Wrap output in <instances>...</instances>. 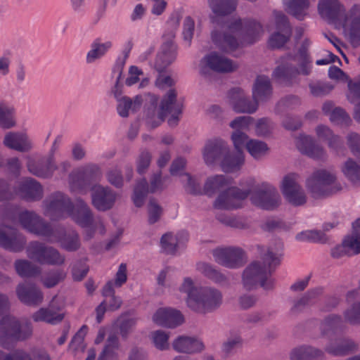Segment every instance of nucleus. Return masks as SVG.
Returning <instances> with one entry per match:
<instances>
[{
  "instance_id": "obj_1",
  "label": "nucleus",
  "mask_w": 360,
  "mask_h": 360,
  "mask_svg": "<svg viewBox=\"0 0 360 360\" xmlns=\"http://www.w3.org/2000/svg\"><path fill=\"white\" fill-rule=\"evenodd\" d=\"M260 22L251 18H238L231 22L226 30L212 32L214 44L224 52L236 50L243 43L253 44L263 34Z\"/></svg>"
},
{
  "instance_id": "obj_2",
  "label": "nucleus",
  "mask_w": 360,
  "mask_h": 360,
  "mask_svg": "<svg viewBox=\"0 0 360 360\" xmlns=\"http://www.w3.org/2000/svg\"><path fill=\"white\" fill-rule=\"evenodd\" d=\"M179 291L186 295L185 301L192 311L200 314L210 313L222 304L221 292L214 288H198L190 277L184 278Z\"/></svg>"
},
{
  "instance_id": "obj_3",
  "label": "nucleus",
  "mask_w": 360,
  "mask_h": 360,
  "mask_svg": "<svg viewBox=\"0 0 360 360\" xmlns=\"http://www.w3.org/2000/svg\"><path fill=\"white\" fill-rule=\"evenodd\" d=\"M281 254H275L269 249L262 257V264L259 261L251 262L243 271V283L248 290L258 284L266 290L273 289L274 281L271 278L272 272L280 264Z\"/></svg>"
},
{
  "instance_id": "obj_4",
  "label": "nucleus",
  "mask_w": 360,
  "mask_h": 360,
  "mask_svg": "<svg viewBox=\"0 0 360 360\" xmlns=\"http://www.w3.org/2000/svg\"><path fill=\"white\" fill-rule=\"evenodd\" d=\"M288 58L297 63L299 68L292 63L285 62L277 66L273 72L275 79L287 86L298 84L300 75L307 76L311 71V60L308 49L304 46H300L297 55H288Z\"/></svg>"
},
{
  "instance_id": "obj_5",
  "label": "nucleus",
  "mask_w": 360,
  "mask_h": 360,
  "mask_svg": "<svg viewBox=\"0 0 360 360\" xmlns=\"http://www.w3.org/2000/svg\"><path fill=\"white\" fill-rule=\"evenodd\" d=\"M32 324L29 319L20 321L15 316L7 314L0 320V345L4 349L10 348V340H26L32 335Z\"/></svg>"
},
{
  "instance_id": "obj_6",
  "label": "nucleus",
  "mask_w": 360,
  "mask_h": 360,
  "mask_svg": "<svg viewBox=\"0 0 360 360\" xmlns=\"http://www.w3.org/2000/svg\"><path fill=\"white\" fill-rule=\"evenodd\" d=\"M307 187L314 198H328L342 190L334 173L326 169L315 171L306 181Z\"/></svg>"
},
{
  "instance_id": "obj_7",
  "label": "nucleus",
  "mask_w": 360,
  "mask_h": 360,
  "mask_svg": "<svg viewBox=\"0 0 360 360\" xmlns=\"http://www.w3.org/2000/svg\"><path fill=\"white\" fill-rule=\"evenodd\" d=\"M184 107V98L177 97V91L175 89H170L162 96L160 105V112L158 118L163 122L167 115L170 117L167 120L168 124L171 127H175L178 125L180 117L183 112Z\"/></svg>"
},
{
  "instance_id": "obj_8",
  "label": "nucleus",
  "mask_w": 360,
  "mask_h": 360,
  "mask_svg": "<svg viewBox=\"0 0 360 360\" xmlns=\"http://www.w3.org/2000/svg\"><path fill=\"white\" fill-rule=\"evenodd\" d=\"M26 252L30 259L40 264L60 266L65 262V256L56 248L39 241L30 242Z\"/></svg>"
},
{
  "instance_id": "obj_9",
  "label": "nucleus",
  "mask_w": 360,
  "mask_h": 360,
  "mask_svg": "<svg viewBox=\"0 0 360 360\" xmlns=\"http://www.w3.org/2000/svg\"><path fill=\"white\" fill-rule=\"evenodd\" d=\"M251 202L265 210H274L281 203V196L277 189L268 182H262L250 190Z\"/></svg>"
},
{
  "instance_id": "obj_10",
  "label": "nucleus",
  "mask_w": 360,
  "mask_h": 360,
  "mask_svg": "<svg viewBox=\"0 0 360 360\" xmlns=\"http://www.w3.org/2000/svg\"><path fill=\"white\" fill-rule=\"evenodd\" d=\"M45 214L51 220H58L65 214L72 212L74 206L70 199L60 192L52 194L48 199L44 201Z\"/></svg>"
},
{
  "instance_id": "obj_11",
  "label": "nucleus",
  "mask_w": 360,
  "mask_h": 360,
  "mask_svg": "<svg viewBox=\"0 0 360 360\" xmlns=\"http://www.w3.org/2000/svg\"><path fill=\"white\" fill-rule=\"evenodd\" d=\"M164 188L161 171L153 174L150 180V186L145 178L137 181L132 195L134 204L137 207H142L149 192L153 193L163 190Z\"/></svg>"
},
{
  "instance_id": "obj_12",
  "label": "nucleus",
  "mask_w": 360,
  "mask_h": 360,
  "mask_svg": "<svg viewBox=\"0 0 360 360\" xmlns=\"http://www.w3.org/2000/svg\"><path fill=\"white\" fill-rule=\"evenodd\" d=\"M175 33L174 32L164 35L165 41L156 55L154 64L155 69L159 73L165 72L167 68L172 64L176 58L177 46L173 41Z\"/></svg>"
},
{
  "instance_id": "obj_13",
  "label": "nucleus",
  "mask_w": 360,
  "mask_h": 360,
  "mask_svg": "<svg viewBox=\"0 0 360 360\" xmlns=\"http://www.w3.org/2000/svg\"><path fill=\"white\" fill-rule=\"evenodd\" d=\"M212 255L217 263L229 269L239 268L245 262V253L238 247L216 248Z\"/></svg>"
},
{
  "instance_id": "obj_14",
  "label": "nucleus",
  "mask_w": 360,
  "mask_h": 360,
  "mask_svg": "<svg viewBox=\"0 0 360 360\" xmlns=\"http://www.w3.org/2000/svg\"><path fill=\"white\" fill-rule=\"evenodd\" d=\"M250 193V189L242 190L231 187L221 193L214 202V207L219 210H233L242 206V201Z\"/></svg>"
},
{
  "instance_id": "obj_15",
  "label": "nucleus",
  "mask_w": 360,
  "mask_h": 360,
  "mask_svg": "<svg viewBox=\"0 0 360 360\" xmlns=\"http://www.w3.org/2000/svg\"><path fill=\"white\" fill-rule=\"evenodd\" d=\"M21 225L27 231L38 236L51 237L53 229L49 223L44 221L34 212L24 211L19 214Z\"/></svg>"
},
{
  "instance_id": "obj_16",
  "label": "nucleus",
  "mask_w": 360,
  "mask_h": 360,
  "mask_svg": "<svg viewBox=\"0 0 360 360\" xmlns=\"http://www.w3.org/2000/svg\"><path fill=\"white\" fill-rule=\"evenodd\" d=\"M117 197V193L109 186L96 184L91 187V204L98 211L105 212L112 209Z\"/></svg>"
},
{
  "instance_id": "obj_17",
  "label": "nucleus",
  "mask_w": 360,
  "mask_h": 360,
  "mask_svg": "<svg viewBox=\"0 0 360 360\" xmlns=\"http://www.w3.org/2000/svg\"><path fill=\"white\" fill-rule=\"evenodd\" d=\"M353 232L352 236L345 238L341 245L331 250L333 258H340L345 255H351L350 252L357 255L360 253V218L352 223Z\"/></svg>"
},
{
  "instance_id": "obj_18",
  "label": "nucleus",
  "mask_w": 360,
  "mask_h": 360,
  "mask_svg": "<svg viewBox=\"0 0 360 360\" xmlns=\"http://www.w3.org/2000/svg\"><path fill=\"white\" fill-rule=\"evenodd\" d=\"M26 166L31 174L41 179L52 177L54 172L58 169L55 160L51 156H41L37 158L28 157Z\"/></svg>"
},
{
  "instance_id": "obj_19",
  "label": "nucleus",
  "mask_w": 360,
  "mask_h": 360,
  "mask_svg": "<svg viewBox=\"0 0 360 360\" xmlns=\"http://www.w3.org/2000/svg\"><path fill=\"white\" fill-rule=\"evenodd\" d=\"M26 245V239L16 229L0 226V247L13 252H21Z\"/></svg>"
},
{
  "instance_id": "obj_20",
  "label": "nucleus",
  "mask_w": 360,
  "mask_h": 360,
  "mask_svg": "<svg viewBox=\"0 0 360 360\" xmlns=\"http://www.w3.org/2000/svg\"><path fill=\"white\" fill-rule=\"evenodd\" d=\"M282 192L286 200L293 206H301L307 202L305 193L295 181L294 174H288L283 178Z\"/></svg>"
},
{
  "instance_id": "obj_21",
  "label": "nucleus",
  "mask_w": 360,
  "mask_h": 360,
  "mask_svg": "<svg viewBox=\"0 0 360 360\" xmlns=\"http://www.w3.org/2000/svg\"><path fill=\"white\" fill-rule=\"evenodd\" d=\"M227 96L233 109L238 113L252 114L258 109L257 103L255 100L250 101L240 88L231 89Z\"/></svg>"
},
{
  "instance_id": "obj_22",
  "label": "nucleus",
  "mask_w": 360,
  "mask_h": 360,
  "mask_svg": "<svg viewBox=\"0 0 360 360\" xmlns=\"http://www.w3.org/2000/svg\"><path fill=\"white\" fill-rule=\"evenodd\" d=\"M202 63L205 64V66L201 68L202 74L206 73L207 68L217 72H231L238 68V65L232 60L216 52L206 55L202 58Z\"/></svg>"
},
{
  "instance_id": "obj_23",
  "label": "nucleus",
  "mask_w": 360,
  "mask_h": 360,
  "mask_svg": "<svg viewBox=\"0 0 360 360\" xmlns=\"http://www.w3.org/2000/svg\"><path fill=\"white\" fill-rule=\"evenodd\" d=\"M16 294L21 302L30 307L39 306L44 300L41 290L35 284L30 282L18 284Z\"/></svg>"
},
{
  "instance_id": "obj_24",
  "label": "nucleus",
  "mask_w": 360,
  "mask_h": 360,
  "mask_svg": "<svg viewBox=\"0 0 360 360\" xmlns=\"http://www.w3.org/2000/svg\"><path fill=\"white\" fill-rule=\"evenodd\" d=\"M229 146L221 139H215L207 142L203 150V158L205 163L212 165L221 162L224 156L229 152Z\"/></svg>"
},
{
  "instance_id": "obj_25",
  "label": "nucleus",
  "mask_w": 360,
  "mask_h": 360,
  "mask_svg": "<svg viewBox=\"0 0 360 360\" xmlns=\"http://www.w3.org/2000/svg\"><path fill=\"white\" fill-rule=\"evenodd\" d=\"M318 9L320 15L332 22L347 19L345 9L338 0H319Z\"/></svg>"
},
{
  "instance_id": "obj_26",
  "label": "nucleus",
  "mask_w": 360,
  "mask_h": 360,
  "mask_svg": "<svg viewBox=\"0 0 360 360\" xmlns=\"http://www.w3.org/2000/svg\"><path fill=\"white\" fill-rule=\"evenodd\" d=\"M61 307L57 304L54 297L48 307H41L32 314V319L35 322H46L52 325L60 323L64 319V314L60 313Z\"/></svg>"
},
{
  "instance_id": "obj_27",
  "label": "nucleus",
  "mask_w": 360,
  "mask_h": 360,
  "mask_svg": "<svg viewBox=\"0 0 360 360\" xmlns=\"http://www.w3.org/2000/svg\"><path fill=\"white\" fill-rule=\"evenodd\" d=\"M153 319L158 325L172 328L179 326L184 322V316L180 311L172 308L159 309Z\"/></svg>"
},
{
  "instance_id": "obj_28",
  "label": "nucleus",
  "mask_w": 360,
  "mask_h": 360,
  "mask_svg": "<svg viewBox=\"0 0 360 360\" xmlns=\"http://www.w3.org/2000/svg\"><path fill=\"white\" fill-rule=\"evenodd\" d=\"M20 195L27 201H37L43 197V188L36 179L27 177L19 183Z\"/></svg>"
},
{
  "instance_id": "obj_29",
  "label": "nucleus",
  "mask_w": 360,
  "mask_h": 360,
  "mask_svg": "<svg viewBox=\"0 0 360 360\" xmlns=\"http://www.w3.org/2000/svg\"><path fill=\"white\" fill-rule=\"evenodd\" d=\"M4 145L19 152H28L32 148V141L26 134L19 131L7 132L3 140Z\"/></svg>"
},
{
  "instance_id": "obj_30",
  "label": "nucleus",
  "mask_w": 360,
  "mask_h": 360,
  "mask_svg": "<svg viewBox=\"0 0 360 360\" xmlns=\"http://www.w3.org/2000/svg\"><path fill=\"white\" fill-rule=\"evenodd\" d=\"M272 86L270 79L264 75L257 76L252 86V99L257 104L268 101L272 96Z\"/></svg>"
},
{
  "instance_id": "obj_31",
  "label": "nucleus",
  "mask_w": 360,
  "mask_h": 360,
  "mask_svg": "<svg viewBox=\"0 0 360 360\" xmlns=\"http://www.w3.org/2000/svg\"><path fill=\"white\" fill-rule=\"evenodd\" d=\"M296 146L302 154L313 159H322L326 155L323 148L309 136L301 135L297 140Z\"/></svg>"
},
{
  "instance_id": "obj_32",
  "label": "nucleus",
  "mask_w": 360,
  "mask_h": 360,
  "mask_svg": "<svg viewBox=\"0 0 360 360\" xmlns=\"http://www.w3.org/2000/svg\"><path fill=\"white\" fill-rule=\"evenodd\" d=\"M174 350L181 353L193 354L202 352L205 345L197 338L188 336H179L172 343Z\"/></svg>"
},
{
  "instance_id": "obj_33",
  "label": "nucleus",
  "mask_w": 360,
  "mask_h": 360,
  "mask_svg": "<svg viewBox=\"0 0 360 360\" xmlns=\"http://www.w3.org/2000/svg\"><path fill=\"white\" fill-rule=\"evenodd\" d=\"M208 5L215 16L211 17L212 23L219 24V18L233 13L236 8V0H208Z\"/></svg>"
},
{
  "instance_id": "obj_34",
  "label": "nucleus",
  "mask_w": 360,
  "mask_h": 360,
  "mask_svg": "<svg viewBox=\"0 0 360 360\" xmlns=\"http://www.w3.org/2000/svg\"><path fill=\"white\" fill-rule=\"evenodd\" d=\"M74 219L80 226L91 227L94 222L93 212L88 204L81 198L77 199Z\"/></svg>"
},
{
  "instance_id": "obj_35",
  "label": "nucleus",
  "mask_w": 360,
  "mask_h": 360,
  "mask_svg": "<svg viewBox=\"0 0 360 360\" xmlns=\"http://www.w3.org/2000/svg\"><path fill=\"white\" fill-rule=\"evenodd\" d=\"M112 47V43L110 41L102 42L101 38L95 39L90 45V50L86 55V62L87 64H91L101 59L106 55Z\"/></svg>"
},
{
  "instance_id": "obj_36",
  "label": "nucleus",
  "mask_w": 360,
  "mask_h": 360,
  "mask_svg": "<svg viewBox=\"0 0 360 360\" xmlns=\"http://www.w3.org/2000/svg\"><path fill=\"white\" fill-rule=\"evenodd\" d=\"M244 164L243 151L236 150V153L229 152L224 156L220 162L222 170L225 172H233L239 170Z\"/></svg>"
},
{
  "instance_id": "obj_37",
  "label": "nucleus",
  "mask_w": 360,
  "mask_h": 360,
  "mask_svg": "<svg viewBox=\"0 0 360 360\" xmlns=\"http://www.w3.org/2000/svg\"><path fill=\"white\" fill-rule=\"evenodd\" d=\"M16 124L15 108L6 101H0V128L8 130Z\"/></svg>"
},
{
  "instance_id": "obj_38",
  "label": "nucleus",
  "mask_w": 360,
  "mask_h": 360,
  "mask_svg": "<svg viewBox=\"0 0 360 360\" xmlns=\"http://www.w3.org/2000/svg\"><path fill=\"white\" fill-rule=\"evenodd\" d=\"M127 280V265L122 263L118 268L115 274V281H109L103 288L102 295L108 299V297L115 295L114 285L117 288H120L126 283Z\"/></svg>"
},
{
  "instance_id": "obj_39",
  "label": "nucleus",
  "mask_w": 360,
  "mask_h": 360,
  "mask_svg": "<svg viewBox=\"0 0 360 360\" xmlns=\"http://www.w3.org/2000/svg\"><path fill=\"white\" fill-rule=\"evenodd\" d=\"M120 346L117 335L115 333L109 334L97 360H116L117 357L116 352L119 349Z\"/></svg>"
},
{
  "instance_id": "obj_40",
  "label": "nucleus",
  "mask_w": 360,
  "mask_h": 360,
  "mask_svg": "<svg viewBox=\"0 0 360 360\" xmlns=\"http://www.w3.org/2000/svg\"><path fill=\"white\" fill-rule=\"evenodd\" d=\"M231 184V179L224 175H215L207 178L204 185V194L212 197L217 191Z\"/></svg>"
},
{
  "instance_id": "obj_41",
  "label": "nucleus",
  "mask_w": 360,
  "mask_h": 360,
  "mask_svg": "<svg viewBox=\"0 0 360 360\" xmlns=\"http://www.w3.org/2000/svg\"><path fill=\"white\" fill-rule=\"evenodd\" d=\"M323 352L310 346L295 348L290 353V360H321Z\"/></svg>"
},
{
  "instance_id": "obj_42",
  "label": "nucleus",
  "mask_w": 360,
  "mask_h": 360,
  "mask_svg": "<svg viewBox=\"0 0 360 360\" xmlns=\"http://www.w3.org/2000/svg\"><path fill=\"white\" fill-rule=\"evenodd\" d=\"M117 102V112L118 115L122 117H127L129 115V110L136 112L141 108L142 100L139 96H136L133 100L128 96H124Z\"/></svg>"
},
{
  "instance_id": "obj_43",
  "label": "nucleus",
  "mask_w": 360,
  "mask_h": 360,
  "mask_svg": "<svg viewBox=\"0 0 360 360\" xmlns=\"http://www.w3.org/2000/svg\"><path fill=\"white\" fill-rule=\"evenodd\" d=\"M347 19L342 20L343 25L351 22L350 35L353 39H360V5L354 4L348 13H346Z\"/></svg>"
},
{
  "instance_id": "obj_44",
  "label": "nucleus",
  "mask_w": 360,
  "mask_h": 360,
  "mask_svg": "<svg viewBox=\"0 0 360 360\" xmlns=\"http://www.w3.org/2000/svg\"><path fill=\"white\" fill-rule=\"evenodd\" d=\"M357 349V345L350 339L340 340L337 345L330 344L326 347V351L333 356L347 355Z\"/></svg>"
},
{
  "instance_id": "obj_45",
  "label": "nucleus",
  "mask_w": 360,
  "mask_h": 360,
  "mask_svg": "<svg viewBox=\"0 0 360 360\" xmlns=\"http://www.w3.org/2000/svg\"><path fill=\"white\" fill-rule=\"evenodd\" d=\"M197 269L207 278L216 283H225L227 282L226 276L210 264L199 262L197 264Z\"/></svg>"
},
{
  "instance_id": "obj_46",
  "label": "nucleus",
  "mask_w": 360,
  "mask_h": 360,
  "mask_svg": "<svg viewBox=\"0 0 360 360\" xmlns=\"http://www.w3.org/2000/svg\"><path fill=\"white\" fill-rule=\"evenodd\" d=\"M243 339L239 335H233L226 338L221 346V350L226 357L234 355L243 347Z\"/></svg>"
},
{
  "instance_id": "obj_47",
  "label": "nucleus",
  "mask_w": 360,
  "mask_h": 360,
  "mask_svg": "<svg viewBox=\"0 0 360 360\" xmlns=\"http://www.w3.org/2000/svg\"><path fill=\"white\" fill-rule=\"evenodd\" d=\"M17 274L21 277H32L39 273V269L35 264L26 259H17L14 263Z\"/></svg>"
},
{
  "instance_id": "obj_48",
  "label": "nucleus",
  "mask_w": 360,
  "mask_h": 360,
  "mask_svg": "<svg viewBox=\"0 0 360 360\" xmlns=\"http://www.w3.org/2000/svg\"><path fill=\"white\" fill-rule=\"evenodd\" d=\"M61 247L68 251H77L81 245L79 234L75 231L65 232L60 240Z\"/></svg>"
},
{
  "instance_id": "obj_49",
  "label": "nucleus",
  "mask_w": 360,
  "mask_h": 360,
  "mask_svg": "<svg viewBox=\"0 0 360 360\" xmlns=\"http://www.w3.org/2000/svg\"><path fill=\"white\" fill-rule=\"evenodd\" d=\"M345 176L354 185H360V165L352 159H348L342 167Z\"/></svg>"
},
{
  "instance_id": "obj_50",
  "label": "nucleus",
  "mask_w": 360,
  "mask_h": 360,
  "mask_svg": "<svg viewBox=\"0 0 360 360\" xmlns=\"http://www.w3.org/2000/svg\"><path fill=\"white\" fill-rule=\"evenodd\" d=\"M295 239L299 241H307L312 243H326L328 237L322 231L307 230L297 233Z\"/></svg>"
},
{
  "instance_id": "obj_51",
  "label": "nucleus",
  "mask_w": 360,
  "mask_h": 360,
  "mask_svg": "<svg viewBox=\"0 0 360 360\" xmlns=\"http://www.w3.org/2000/svg\"><path fill=\"white\" fill-rule=\"evenodd\" d=\"M309 5L308 0H288L287 2L288 13L299 20L304 19L305 11Z\"/></svg>"
},
{
  "instance_id": "obj_52",
  "label": "nucleus",
  "mask_w": 360,
  "mask_h": 360,
  "mask_svg": "<svg viewBox=\"0 0 360 360\" xmlns=\"http://www.w3.org/2000/svg\"><path fill=\"white\" fill-rule=\"evenodd\" d=\"M70 187L72 192L84 194L90 189L89 184L79 171L70 175Z\"/></svg>"
},
{
  "instance_id": "obj_53",
  "label": "nucleus",
  "mask_w": 360,
  "mask_h": 360,
  "mask_svg": "<svg viewBox=\"0 0 360 360\" xmlns=\"http://www.w3.org/2000/svg\"><path fill=\"white\" fill-rule=\"evenodd\" d=\"M246 149L251 156L256 160H259L264 156L269 150L267 144L265 142L255 139H250L246 143Z\"/></svg>"
},
{
  "instance_id": "obj_54",
  "label": "nucleus",
  "mask_w": 360,
  "mask_h": 360,
  "mask_svg": "<svg viewBox=\"0 0 360 360\" xmlns=\"http://www.w3.org/2000/svg\"><path fill=\"white\" fill-rule=\"evenodd\" d=\"M160 245L164 252L174 255L178 249V238L170 232L163 234L160 238Z\"/></svg>"
},
{
  "instance_id": "obj_55",
  "label": "nucleus",
  "mask_w": 360,
  "mask_h": 360,
  "mask_svg": "<svg viewBox=\"0 0 360 360\" xmlns=\"http://www.w3.org/2000/svg\"><path fill=\"white\" fill-rule=\"evenodd\" d=\"M217 219L223 224L233 229H246L249 228L248 224L239 217L218 214Z\"/></svg>"
},
{
  "instance_id": "obj_56",
  "label": "nucleus",
  "mask_w": 360,
  "mask_h": 360,
  "mask_svg": "<svg viewBox=\"0 0 360 360\" xmlns=\"http://www.w3.org/2000/svg\"><path fill=\"white\" fill-rule=\"evenodd\" d=\"M345 321L351 325H360V302H354L344 311Z\"/></svg>"
},
{
  "instance_id": "obj_57",
  "label": "nucleus",
  "mask_w": 360,
  "mask_h": 360,
  "mask_svg": "<svg viewBox=\"0 0 360 360\" xmlns=\"http://www.w3.org/2000/svg\"><path fill=\"white\" fill-rule=\"evenodd\" d=\"M79 172L82 173L84 177V180H86L91 188L97 184L96 182L100 180L101 176V173L99 168L95 165L86 167L83 170Z\"/></svg>"
},
{
  "instance_id": "obj_58",
  "label": "nucleus",
  "mask_w": 360,
  "mask_h": 360,
  "mask_svg": "<svg viewBox=\"0 0 360 360\" xmlns=\"http://www.w3.org/2000/svg\"><path fill=\"white\" fill-rule=\"evenodd\" d=\"M148 223L153 224L159 221L162 208L153 198H150L148 205Z\"/></svg>"
},
{
  "instance_id": "obj_59",
  "label": "nucleus",
  "mask_w": 360,
  "mask_h": 360,
  "mask_svg": "<svg viewBox=\"0 0 360 360\" xmlns=\"http://www.w3.org/2000/svg\"><path fill=\"white\" fill-rule=\"evenodd\" d=\"M342 323V317L335 314H330L321 323V329L324 333L329 330H335Z\"/></svg>"
},
{
  "instance_id": "obj_60",
  "label": "nucleus",
  "mask_w": 360,
  "mask_h": 360,
  "mask_svg": "<svg viewBox=\"0 0 360 360\" xmlns=\"http://www.w3.org/2000/svg\"><path fill=\"white\" fill-rule=\"evenodd\" d=\"M276 32H281L288 34H292V28L287 16L282 12L274 11Z\"/></svg>"
},
{
  "instance_id": "obj_61",
  "label": "nucleus",
  "mask_w": 360,
  "mask_h": 360,
  "mask_svg": "<svg viewBox=\"0 0 360 360\" xmlns=\"http://www.w3.org/2000/svg\"><path fill=\"white\" fill-rule=\"evenodd\" d=\"M291 35L281 32H275L269 37V45L272 49H280L290 40Z\"/></svg>"
},
{
  "instance_id": "obj_62",
  "label": "nucleus",
  "mask_w": 360,
  "mask_h": 360,
  "mask_svg": "<svg viewBox=\"0 0 360 360\" xmlns=\"http://www.w3.org/2000/svg\"><path fill=\"white\" fill-rule=\"evenodd\" d=\"M65 277V274L62 270H56L49 272L44 278L43 284L48 288L56 285L60 281Z\"/></svg>"
},
{
  "instance_id": "obj_63",
  "label": "nucleus",
  "mask_w": 360,
  "mask_h": 360,
  "mask_svg": "<svg viewBox=\"0 0 360 360\" xmlns=\"http://www.w3.org/2000/svg\"><path fill=\"white\" fill-rule=\"evenodd\" d=\"M106 179L109 184L117 188H121L123 186V176L121 170L117 168L108 170L106 173Z\"/></svg>"
},
{
  "instance_id": "obj_64",
  "label": "nucleus",
  "mask_w": 360,
  "mask_h": 360,
  "mask_svg": "<svg viewBox=\"0 0 360 360\" xmlns=\"http://www.w3.org/2000/svg\"><path fill=\"white\" fill-rule=\"evenodd\" d=\"M153 341L155 345V346L160 349L164 350L168 348L169 344H168V339H169V334L165 333V331H162L161 330H158L156 331H154L153 333Z\"/></svg>"
}]
</instances>
